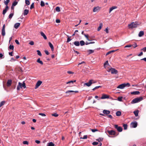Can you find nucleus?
I'll return each instance as SVG.
<instances>
[{
	"mask_svg": "<svg viewBox=\"0 0 146 146\" xmlns=\"http://www.w3.org/2000/svg\"><path fill=\"white\" fill-rule=\"evenodd\" d=\"M101 86H97L95 87L94 88H93L92 89V90H95L97 89H98V88H101Z\"/></svg>",
	"mask_w": 146,
	"mask_h": 146,
	"instance_id": "nucleus-45",
	"label": "nucleus"
},
{
	"mask_svg": "<svg viewBox=\"0 0 146 146\" xmlns=\"http://www.w3.org/2000/svg\"><path fill=\"white\" fill-rule=\"evenodd\" d=\"M76 81V80H74V81H72V80H71V81H69V82H67L66 83V84H70V83H72V84H73L74 83V82H75Z\"/></svg>",
	"mask_w": 146,
	"mask_h": 146,
	"instance_id": "nucleus-35",
	"label": "nucleus"
},
{
	"mask_svg": "<svg viewBox=\"0 0 146 146\" xmlns=\"http://www.w3.org/2000/svg\"><path fill=\"white\" fill-rule=\"evenodd\" d=\"M103 113L105 114H108L110 113V111L109 110H104L103 111Z\"/></svg>",
	"mask_w": 146,
	"mask_h": 146,
	"instance_id": "nucleus-14",
	"label": "nucleus"
},
{
	"mask_svg": "<svg viewBox=\"0 0 146 146\" xmlns=\"http://www.w3.org/2000/svg\"><path fill=\"white\" fill-rule=\"evenodd\" d=\"M48 44H49V46L50 47V48H51L52 50L53 51L54 50V46H53V45L50 42H49L48 43Z\"/></svg>",
	"mask_w": 146,
	"mask_h": 146,
	"instance_id": "nucleus-18",
	"label": "nucleus"
},
{
	"mask_svg": "<svg viewBox=\"0 0 146 146\" xmlns=\"http://www.w3.org/2000/svg\"><path fill=\"white\" fill-rule=\"evenodd\" d=\"M47 146H54V144L52 142H50L47 143Z\"/></svg>",
	"mask_w": 146,
	"mask_h": 146,
	"instance_id": "nucleus-24",
	"label": "nucleus"
},
{
	"mask_svg": "<svg viewBox=\"0 0 146 146\" xmlns=\"http://www.w3.org/2000/svg\"><path fill=\"white\" fill-rule=\"evenodd\" d=\"M1 34L3 36H5V29H2L1 30Z\"/></svg>",
	"mask_w": 146,
	"mask_h": 146,
	"instance_id": "nucleus-31",
	"label": "nucleus"
},
{
	"mask_svg": "<svg viewBox=\"0 0 146 146\" xmlns=\"http://www.w3.org/2000/svg\"><path fill=\"white\" fill-rule=\"evenodd\" d=\"M124 129L126 130L127 129V125L126 124H123V125Z\"/></svg>",
	"mask_w": 146,
	"mask_h": 146,
	"instance_id": "nucleus-38",
	"label": "nucleus"
},
{
	"mask_svg": "<svg viewBox=\"0 0 146 146\" xmlns=\"http://www.w3.org/2000/svg\"><path fill=\"white\" fill-rule=\"evenodd\" d=\"M115 127L119 132H121L122 131L123 129L121 127L118 126L117 125H115Z\"/></svg>",
	"mask_w": 146,
	"mask_h": 146,
	"instance_id": "nucleus-6",
	"label": "nucleus"
},
{
	"mask_svg": "<svg viewBox=\"0 0 146 146\" xmlns=\"http://www.w3.org/2000/svg\"><path fill=\"white\" fill-rule=\"evenodd\" d=\"M12 83V81L11 80H8L7 83V86H10Z\"/></svg>",
	"mask_w": 146,
	"mask_h": 146,
	"instance_id": "nucleus-13",
	"label": "nucleus"
},
{
	"mask_svg": "<svg viewBox=\"0 0 146 146\" xmlns=\"http://www.w3.org/2000/svg\"><path fill=\"white\" fill-rule=\"evenodd\" d=\"M124 84L125 85V86H127V87H129L130 86V84L128 83H124Z\"/></svg>",
	"mask_w": 146,
	"mask_h": 146,
	"instance_id": "nucleus-47",
	"label": "nucleus"
},
{
	"mask_svg": "<svg viewBox=\"0 0 146 146\" xmlns=\"http://www.w3.org/2000/svg\"><path fill=\"white\" fill-rule=\"evenodd\" d=\"M100 7L98 6L94 7L93 9V11L94 12H97L98 11L100 10Z\"/></svg>",
	"mask_w": 146,
	"mask_h": 146,
	"instance_id": "nucleus-10",
	"label": "nucleus"
},
{
	"mask_svg": "<svg viewBox=\"0 0 146 146\" xmlns=\"http://www.w3.org/2000/svg\"><path fill=\"white\" fill-rule=\"evenodd\" d=\"M29 44L31 45H33L34 44V42L33 41H31L29 42Z\"/></svg>",
	"mask_w": 146,
	"mask_h": 146,
	"instance_id": "nucleus-51",
	"label": "nucleus"
},
{
	"mask_svg": "<svg viewBox=\"0 0 146 146\" xmlns=\"http://www.w3.org/2000/svg\"><path fill=\"white\" fill-rule=\"evenodd\" d=\"M40 34H41V35L43 37V38H44L46 40L47 39V37H46V36L45 35V34L43 32H41Z\"/></svg>",
	"mask_w": 146,
	"mask_h": 146,
	"instance_id": "nucleus-21",
	"label": "nucleus"
},
{
	"mask_svg": "<svg viewBox=\"0 0 146 146\" xmlns=\"http://www.w3.org/2000/svg\"><path fill=\"white\" fill-rule=\"evenodd\" d=\"M109 65L108 61H106L104 64V66L105 68H106V65Z\"/></svg>",
	"mask_w": 146,
	"mask_h": 146,
	"instance_id": "nucleus-34",
	"label": "nucleus"
},
{
	"mask_svg": "<svg viewBox=\"0 0 146 146\" xmlns=\"http://www.w3.org/2000/svg\"><path fill=\"white\" fill-rule=\"evenodd\" d=\"M89 54L93 53L94 52V50H88Z\"/></svg>",
	"mask_w": 146,
	"mask_h": 146,
	"instance_id": "nucleus-27",
	"label": "nucleus"
},
{
	"mask_svg": "<svg viewBox=\"0 0 146 146\" xmlns=\"http://www.w3.org/2000/svg\"><path fill=\"white\" fill-rule=\"evenodd\" d=\"M5 103V101H2L0 103V108L3 106Z\"/></svg>",
	"mask_w": 146,
	"mask_h": 146,
	"instance_id": "nucleus-32",
	"label": "nucleus"
},
{
	"mask_svg": "<svg viewBox=\"0 0 146 146\" xmlns=\"http://www.w3.org/2000/svg\"><path fill=\"white\" fill-rule=\"evenodd\" d=\"M7 10H5L4 9L3 11V15H5V13H6L7 11Z\"/></svg>",
	"mask_w": 146,
	"mask_h": 146,
	"instance_id": "nucleus-58",
	"label": "nucleus"
},
{
	"mask_svg": "<svg viewBox=\"0 0 146 146\" xmlns=\"http://www.w3.org/2000/svg\"><path fill=\"white\" fill-rule=\"evenodd\" d=\"M10 1L9 0H6V1H4V3L7 6L8 5V3Z\"/></svg>",
	"mask_w": 146,
	"mask_h": 146,
	"instance_id": "nucleus-33",
	"label": "nucleus"
},
{
	"mask_svg": "<svg viewBox=\"0 0 146 146\" xmlns=\"http://www.w3.org/2000/svg\"><path fill=\"white\" fill-rule=\"evenodd\" d=\"M137 123L136 121L131 122L130 124V126L133 128H135L137 126Z\"/></svg>",
	"mask_w": 146,
	"mask_h": 146,
	"instance_id": "nucleus-4",
	"label": "nucleus"
},
{
	"mask_svg": "<svg viewBox=\"0 0 146 146\" xmlns=\"http://www.w3.org/2000/svg\"><path fill=\"white\" fill-rule=\"evenodd\" d=\"M139 93L140 92H139L138 91L133 92H131V94L133 95H137L139 94Z\"/></svg>",
	"mask_w": 146,
	"mask_h": 146,
	"instance_id": "nucleus-19",
	"label": "nucleus"
},
{
	"mask_svg": "<svg viewBox=\"0 0 146 146\" xmlns=\"http://www.w3.org/2000/svg\"><path fill=\"white\" fill-rule=\"evenodd\" d=\"M110 70H111V73L112 74H116L118 73L117 70L114 68H111L110 69Z\"/></svg>",
	"mask_w": 146,
	"mask_h": 146,
	"instance_id": "nucleus-5",
	"label": "nucleus"
},
{
	"mask_svg": "<svg viewBox=\"0 0 146 146\" xmlns=\"http://www.w3.org/2000/svg\"><path fill=\"white\" fill-rule=\"evenodd\" d=\"M23 143L24 144L28 145L29 144V143L27 141H24L23 142Z\"/></svg>",
	"mask_w": 146,
	"mask_h": 146,
	"instance_id": "nucleus-53",
	"label": "nucleus"
},
{
	"mask_svg": "<svg viewBox=\"0 0 146 146\" xmlns=\"http://www.w3.org/2000/svg\"><path fill=\"white\" fill-rule=\"evenodd\" d=\"M118 100L119 101H122V97H118Z\"/></svg>",
	"mask_w": 146,
	"mask_h": 146,
	"instance_id": "nucleus-60",
	"label": "nucleus"
},
{
	"mask_svg": "<svg viewBox=\"0 0 146 146\" xmlns=\"http://www.w3.org/2000/svg\"><path fill=\"white\" fill-rule=\"evenodd\" d=\"M144 32L143 31H140L138 34L139 37H141L144 35Z\"/></svg>",
	"mask_w": 146,
	"mask_h": 146,
	"instance_id": "nucleus-20",
	"label": "nucleus"
},
{
	"mask_svg": "<svg viewBox=\"0 0 146 146\" xmlns=\"http://www.w3.org/2000/svg\"><path fill=\"white\" fill-rule=\"evenodd\" d=\"M121 112L120 111H118L116 113V116H119L121 115Z\"/></svg>",
	"mask_w": 146,
	"mask_h": 146,
	"instance_id": "nucleus-30",
	"label": "nucleus"
},
{
	"mask_svg": "<svg viewBox=\"0 0 146 146\" xmlns=\"http://www.w3.org/2000/svg\"><path fill=\"white\" fill-rule=\"evenodd\" d=\"M139 112V111L138 110L135 111L133 112V113L136 117L138 116Z\"/></svg>",
	"mask_w": 146,
	"mask_h": 146,
	"instance_id": "nucleus-23",
	"label": "nucleus"
},
{
	"mask_svg": "<svg viewBox=\"0 0 146 146\" xmlns=\"http://www.w3.org/2000/svg\"><path fill=\"white\" fill-rule=\"evenodd\" d=\"M52 115L55 117H57L58 116V115L56 113L52 114Z\"/></svg>",
	"mask_w": 146,
	"mask_h": 146,
	"instance_id": "nucleus-49",
	"label": "nucleus"
},
{
	"mask_svg": "<svg viewBox=\"0 0 146 146\" xmlns=\"http://www.w3.org/2000/svg\"><path fill=\"white\" fill-rule=\"evenodd\" d=\"M104 138H99L98 139H96L97 141H98L99 142L102 141L103 140Z\"/></svg>",
	"mask_w": 146,
	"mask_h": 146,
	"instance_id": "nucleus-39",
	"label": "nucleus"
},
{
	"mask_svg": "<svg viewBox=\"0 0 146 146\" xmlns=\"http://www.w3.org/2000/svg\"><path fill=\"white\" fill-rule=\"evenodd\" d=\"M56 22L57 23H59L60 22V21L59 19H56Z\"/></svg>",
	"mask_w": 146,
	"mask_h": 146,
	"instance_id": "nucleus-63",
	"label": "nucleus"
},
{
	"mask_svg": "<svg viewBox=\"0 0 146 146\" xmlns=\"http://www.w3.org/2000/svg\"><path fill=\"white\" fill-rule=\"evenodd\" d=\"M39 115H41L42 116H46V115L44 113H39Z\"/></svg>",
	"mask_w": 146,
	"mask_h": 146,
	"instance_id": "nucleus-55",
	"label": "nucleus"
},
{
	"mask_svg": "<svg viewBox=\"0 0 146 146\" xmlns=\"http://www.w3.org/2000/svg\"><path fill=\"white\" fill-rule=\"evenodd\" d=\"M84 35L86 37L87 40L88 41H90V40L89 39L88 35H86L85 34H84Z\"/></svg>",
	"mask_w": 146,
	"mask_h": 146,
	"instance_id": "nucleus-36",
	"label": "nucleus"
},
{
	"mask_svg": "<svg viewBox=\"0 0 146 146\" xmlns=\"http://www.w3.org/2000/svg\"><path fill=\"white\" fill-rule=\"evenodd\" d=\"M141 50H143V52H145L146 51V47H145L141 49Z\"/></svg>",
	"mask_w": 146,
	"mask_h": 146,
	"instance_id": "nucleus-56",
	"label": "nucleus"
},
{
	"mask_svg": "<svg viewBox=\"0 0 146 146\" xmlns=\"http://www.w3.org/2000/svg\"><path fill=\"white\" fill-rule=\"evenodd\" d=\"M98 142H94L92 143V144H93V145H97L98 144Z\"/></svg>",
	"mask_w": 146,
	"mask_h": 146,
	"instance_id": "nucleus-54",
	"label": "nucleus"
},
{
	"mask_svg": "<svg viewBox=\"0 0 146 146\" xmlns=\"http://www.w3.org/2000/svg\"><path fill=\"white\" fill-rule=\"evenodd\" d=\"M26 87V86L25 85V84L24 82H23V84L20 82H19L18 83V85L17 87V90H18L20 89V88H25Z\"/></svg>",
	"mask_w": 146,
	"mask_h": 146,
	"instance_id": "nucleus-2",
	"label": "nucleus"
},
{
	"mask_svg": "<svg viewBox=\"0 0 146 146\" xmlns=\"http://www.w3.org/2000/svg\"><path fill=\"white\" fill-rule=\"evenodd\" d=\"M108 133L109 135H116V132L113 130L109 131H108Z\"/></svg>",
	"mask_w": 146,
	"mask_h": 146,
	"instance_id": "nucleus-9",
	"label": "nucleus"
},
{
	"mask_svg": "<svg viewBox=\"0 0 146 146\" xmlns=\"http://www.w3.org/2000/svg\"><path fill=\"white\" fill-rule=\"evenodd\" d=\"M34 7V3H33L31 5L30 7V9H32Z\"/></svg>",
	"mask_w": 146,
	"mask_h": 146,
	"instance_id": "nucleus-52",
	"label": "nucleus"
},
{
	"mask_svg": "<svg viewBox=\"0 0 146 146\" xmlns=\"http://www.w3.org/2000/svg\"><path fill=\"white\" fill-rule=\"evenodd\" d=\"M139 24H140L138 23L137 22H133L131 24H129L128 25V27L129 29H133L134 28L137 27L139 26Z\"/></svg>",
	"mask_w": 146,
	"mask_h": 146,
	"instance_id": "nucleus-1",
	"label": "nucleus"
},
{
	"mask_svg": "<svg viewBox=\"0 0 146 146\" xmlns=\"http://www.w3.org/2000/svg\"><path fill=\"white\" fill-rule=\"evenodd\" d=\"M108 28H106L105 30V31H106V32L107 33H109L108 30Z\"/></svg>",
	"mask_w": 146,
	"mask_h": 146,
	"instance_id": "nucleus-62",
	"label": "nucleus"
},
{
	"mask_svg": "<svg viewBox=\"0 0 146 146\" xmlns=\"http://www.w3.org/2000/svg\"><path fill=\"white\" fill-rule=\"evenodd\" d=\"M71 40V39L69 37H68L67 38V42H68L70 41Z\"/></svg>",
	"mask_w": 146,
	"mask_h": 146,
	"instance_id": "nucleus-59",
	"label": "nucleus"
},
{
	"mask_svg": "<svg viewBox=\"0 0 146 146\" xmlns=\"http://www.w3.org/2000/svg\"><path fill=\"white\" fill-rule=\"evenodd\" d=\"M45 5L44 2L43 1H41L40 2V5L41 7H44Z\"/></svg>",
	"mask_w": 146,
	"mask_h": 146,
	"instance_id": "nucleus-41",
	"label": "nucleus"
},
{
	"mask_svg": "<svg viewBox=\"0 0 146 146\" xmlns=\"http://www.w3.org/2000/svg\"><path fill=\"white\" fill-rule=\"evenodd\" d=\"M125 87V85L124 84H123L119 85L117 87V88H120L121 89H123Z\"/></svg>",
	"mask_w": 146,
	"mask_h": 146,
	"instance_id": "nucleus-11",
	"label": "nucleus"
},
{
	"mask_svg": "<svg viewBox=\"0 0 146 146\" xmlns=\"http://www.w3.org/2000/svg\"><path fill=\"white\" fill-rule=\"evenodd\" d=\"M13 15H14V14L13 13H11L10 14L9 16V19H11L12 17L13 16Z\"/></svg>",
	"mask_w": 146,
	"mask_h": 146,
	"instance_id": "nucleus-44",
	"label": "nucleus"
},
{
	"mask_svg": "<svg viewBox=\"0 0 146 146\" xmlns=\"http://www.w3.org/2000/svg\"><path fill=\"white\" fill-rule=\"evenodd\" d=\"M109 98V96L106 94H103L101 97V99H104Z\"/></svg>",
	"mask_w": 146,
	"mask_h": 146,
	"instance_id": "nucleus-12",
	"label": "nucleus"
},
{
	"mask_svg": "<svg viewBox=\"0 0 146 146\" xmlns=\"http://www.w3.org/2000/svg\"><path fill=\"white\" fill-rule=\"evenodd\" d=\"M93 81V80H90L88 82L85 83V85L87 86H88V87L90 86L92 84Z\"/></svg>",
	"mask_w": 146,
	"mask_h": 146,
	"instance_id": "nucleus-7",
	"label": "nucleus"
},
{
	"mask_svg": "<svg viewBox=\"0 0 146 146\" xmlns=\"http://www.w3.org/2000/svg\"><path fill=\"white\" fill-rule=\"evenodd\" d=\"M73 43L76 46H79L80 45V43L78 41H75Z\"/></svg>",
	"mask_w": 146,
	"mask_h": 146,
	"instance_id": "nucleus-22",
	"label": "nucleus"
},
{
	"mask_svg": "<svg viewBox=\"0 0 146 146\" xmlns=\"http://www.w3.org/2000/svg\"><path fill=\"white\" fill-rule=\"evenodd\" d=\"M115 50H112L111 51H109L106 54V56L110 54L111 53L114 52Z\"/></svg>",
	"mask_w": 146,
	"mask_h": 146,
	"instance_id": "nucleus-37",
	"label": "nucleus"
},
{
	"mask_svg": "<svg viewBox=\"0 0 146 146\" xmlns=\"http://www.w3.org/2000/svg\"><path fill=\"white\" fill-rule=\"evenodd\" d=\"M36 51L37 52V54H38V55L39 56H42V54L41 53V52L40 50H37Z\"/></svg>",
	"mask_w": 146,
	"mask_h": 146,
	"instance_id": "nucleus-43",
	"label": "nucleus"
},
{
	"mask_svg": "<svg viewBox=\"0 0 146 146\" xmlns=\"http://www.w3.org/2000/svg\"><path fill=\"white\" fill-rule=\"evenodd\" d=\"M17 3L18 2H17L15 1L13 3L12 5H13V6H15L17 4Z\"/></svg>",
	"mask_w": 146,
	"mask_h": 146,
	"instance_id": "nucleus-46",
	"label": "nucleus"
},
{
	"mask_svg": "<svg viewBox=\"0 0 146 146\" xmlns=\"http://www.w3.org/2000/svg\"><path fill=\"white\" fill-rule=\"evenodd\" d=\"M14 47L13 45H10L8 48L9 50H12L13 51L14 50Z\"/></svg>",
	"mask_w": 146,
	"mask_h": 146,
	"instance_id": "nucleus-26",
	"label": "nucleus"
},
{
	"mask_svg": "<svg viewBox=\"0 0 146 146\" xmlns=\"http://www.w3.org/2000/svg\"><path fill=\"white\" fill-rule=\"evenodd\" d=\"M143 99V98L141 97H140L139 98H136L133 99L131 103L132 104L138 102Z\"/></svg>",
	"mask_w": 146,
	"mask_h": 146,
	"instance_id": "nucleus-3",
	"label": "nucleus"
},
{
	"mask_svg": "<svg viewBox=\"0 0 146 146\" xmlns=\"http://www.w3.org/2000/svg\"><path fill=\"white\" fill-rule=\"evenodd\" d=\"M132 46L131 45H128L125 46V48H127V47H130Z\"/></svg>",
	"mask_w": 146,
	"mask_h": 146,
	"instance_id": "nucleus-57",
	"label": "nucleus"
},
{
	"mask_svg": "<svg viewBox=\"0 0 146 146\" xmlns=\"http://www.w3.org/2000/svg\"><path fill=\"white\" fill-rule=\"evenodd\" d=\"M56 11L59 12L60 11V8L58 7H56Z\"/></svg>",
	"mask_w": 146,
	"mask_h": 146,
	"instance_id": "nucleus-40",
	"label": "nucleus"
},
{
	"mask_svg": "<svg viewBox=\"0 0 146 146\" xmlns=\"http://www.w3.org/2000/svg\"><path fill=\"white\" fill-rule=\"evenodd\" d=\"M87 135H84L83 137H80V139H87Z\"/></svg>",
	"mask_w": 146,
	"mask_h": 146,
	"instance_id": "nucleus-50",
	"label": "nucleus"
},
{
	"mask_svg": "<svg viewBox=\"0 0 146 146\" xmlns=\"http://www.w3.org/2000/svg\"><path fill=\"white\" fill-rule=\"evenodd\" d=\"M15 42L17 44H19V43L18 40H15Z\"/></svg>",
	"mask_w": 146,
	"mask_h": 146,
	"instance_id": "nucleus-61",
	"label": "nucleus"
},
{
	"mask_svg": "<svg viewBox=\"0 0 146 146\" xmlns=\"http://www.w3.org/2000/svg\"><path fill=\"white\" fill-rule=\"evenodd\" d=\"M91 130L93 132H94L96 131H98V129H91Z\"/></svg>",
	"mask_w": 146,
	"mask_h": 146,
	"instance_id": "nucleus-48",
	"label": "nucleus"
},
{
	"mask_svg": "<svg viewBox=\"0 0 146 146\" xmlns=\"http://www.w3.org/2000/svg\"><path fill=\"white\" fill-rule=\"evenodd\" d=\"M29 12V10H28L26 9H25L23 14L24 16L26 15Z\"/></svg>",
	"mask_w": 146,
	"mask_h": 146,
	"instance_id": "nucleus-15",
	"label": "nucleus"
},
{
	"mask_svg": "<svg viewBox=\"0 0 146 146\" xmlns=\"http://www.w3.org/2000/svg\"><path fill=\"white\" fill-rule=\"evenodd\" d=\"M103 24L102 23H100V26L98 29V31H99L102 28Z\"/></svg>",
	"mask_w": 146,
	"mask_h": 146,
	"instance_id": "nucleus-29",
	"label": "nucleus"
},
{
	"mask_svg": "<svg viewBox=\"0 0 146 146\" xmlns=\"http://www.w3.org/2000/svg\"><path fill=\"white\" fill-rule=\"evenodd\" d=\"M78 92V91L68 90L66 92V93H69L70 92H75L77 93Z\"/></svg>",
	"mask_w": 146,
	"mask_h": 146,
	"instance_id": "nucleus-17",
	"label": "nucleus"
},
{
	"mask_svg": "<svg viewBox=\"0 0 146 146\" xmlns=\"http://www.w3.org/2000/svg\"><path fill=\"white\" fill-rule=\"evenodd\" d=\"M44 52L47 55H48L49 54V53L48 51L46 50Z\"/></svg>",
	"mask_w": 146,
	"mask_h": 146,
	"instance_id": "nucleus-64",
	"label": "nucleus"
},
{
	"mask_svg": "<svg viewBox=\"0 0 146 146\" xmlns=\"http://www.w3.org/2000/svg\"><path fill=\"white\" fill-rule=\"evenodd\" d=\"M25 3L26 5H30V1L29 0H25Z\"/></svg>",
	"mask_w": 146,
	"mask_h": 146,
	"instance_id": "nucleus-42",
	"label": "nucleus"
},
{
	"mask_svg": "<svg viewBox=\"0 0 146 146\" xmlns=\"http://www.w3.org/2000/svg\"><path fill=\"white\" fill-rule=\"evenodd\" d=\"M20 23H16L14 26V28L16 29H17L20 26Z\"/></svg>",
	"mask_w": 146,
	"mask_h": 146,
	"instance_id": "nucleus-16",
	"label": "nucleus"
},
{
	"mask_svg": "<svg viewBox=\"0 0 146 146\" xmlns=\"http://www.w3.org/2000/svg\"><path fill=\"white\" fill-rule=\"evenodd\" d=\"M37 62L38 63H39L41 65H42L43 64V63L40 60V59L39 58H38V59H37Z\"/></svg>",
	"mask_w": 146,
	"mask_h": 146,
	"instance_id": "nucleus-28",
	"label": "nucleus"
},
{
	"mask_svg": "<svg viewBox=\"0 0 146 146\" xmlns=\"http://www.w3.org/2000/svg\"><path fill=\"white\" fill-rule=\"evenodd\" d=\"M81 46H83L85 45V43L84 41L83 40H81L79 42Z\"/></svg>",
	"mask_w": 146,
	"mask_h": 146,
	"instance_id": "nucleus-25",
	"label": "nucleus"
},
{
	"mask_svg": "<svg viewBox=\"0 0 146 146\" xmlns=\"http://www.w3.org/2000/svg\"><path fill=\"white\" fill-rule=\"evenodd\" d=\"M42 83V82L40 80L38 81L36 84L35 88L36 89L38 88L41 84Z\"/></svg>",
	"mask_w": 146,
	"mask_h": 146,
	"instance_id": "nucleus-8",
	"label": "nucleus"
}]
</instances>
